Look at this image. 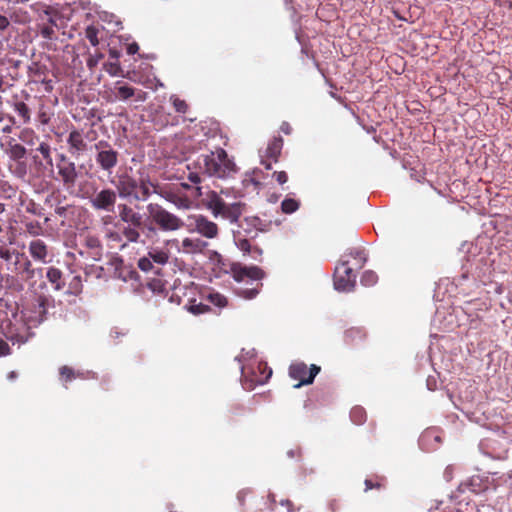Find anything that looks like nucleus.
<instances>
[{
	"mask_svg": "<svg viewBox=\"0 0 512 512\" xmlns=\"http://www.w3.org/2000/svg\"><path fill=\"white\" fill-rule=\"evenodd\" d=\"M366 262V256L360 249H351L341 256L334 271V288L338 292H350L356 283L354 269H360Z\"/></svg>",
	"mask_w": 512,
	"mask_h": 512,
	"instance_id": "nucleus-1",
	"label": "nucleus"
},
{
	"mask_svg": "<svg viewBox=\"0 0 512 512\" xmlns=\"http://www.w3.org/2000/svg\"><path fill=\"white\" fill-rule=\"evenodd\" d=\"M234 279L239 283L250 284L251 287L237 288V294L245 299H253L259 293L263 271L257 266H245L233 270Z\"/></svg>",
	"mask_w": 512,
	"mask_h": 512,
	"instance_id": "nucleus-2",
	"label": "nucleus"
},
{
	"mask_svg": "<svg viewBox=\"0 0 512 512\" xmlns=\"http://www.w3.org/2000/svg\"><path fill=\"white\" fill-rule=\"evenodd\" d=\"M209 176L224 178L236 171L235 164L228 159L227 153L223 149H218L203 156V167Z\"/></svg>",
	"mask_w": 512,
	"mask_h": 512,
	"instance_id": "nucleus-3",
	"label": "nucleus"
},
{
	"mask_svg": "<svg viewBox=\"0 0 512 512\" xmlns=\"http://www.w3.org/2000/svg\"><path fill=\"white\" fill-rule=\"evenodd\" d=\"M46 300L44 298H39L35 309L22 311V320L24 326L27 328V332H17L14 335L10 336V340L13 345L18 344L19 346L28 341L29 337L32 336V333L29 332L30 329L37 327L40 323L43 322L44 316L46 314L45 308Z\"/></svg>",
	"mask_w": 512,
	"mask_h": 512,
	"instance_id": "nucleus-4",
	"label": "nucleus"
},
{
	"mask_svg": "<svg viewBox=\"0 0 512 512\" xmlns=\"http://www.w3.org/2000/svg\"><path fill=\"white\" fill-rule=\"evenodd\" d=\"M147 212L152 222L164 232H174L184 227V221L182 219L158 204H148Z\"/></svg>",
	"mask_w": 512,
	"mask_h": 512,
	"instance_id": "nucleus-5",
	"label": "nucleus"
},
{
	"mask_svg": "<svg viewBox=\"0 0 512 512\" xmlns=\"http://www.w3.org/2000/svg\"><path fill=\"white\" fill-rule=\"evenodd\" d=\"M206 207L212 212L213 216H221L230 222H236L241 215L239 203L227 204L216 192H209L206 200Z\"/></svg>",
	"mask_w": 512,
	"mask_h": 512,
	"instance_id": "nucleus-6",
	"label": "nucleus"
},
{
	"mask_svg": "<svg viewBox=\"0 0 512 512\" xmlns=\"http://www.w3.org/2000/svg\"><path fill=\"white\" fill-rule=\"evenodd\" d=\"M259 374L254 371V368L241 366L242 386L246 390H252L256 385H263L272 375V370L266 364L259 363L257 366Z\"/></svg>",
	"mask_w": 512,
	"mask_h": 512,
	"instance_id": "nucleus-7",
	"label": "nucleus"
},
{
	"mask_svg": "<svg viewBox=\"0 0 512 512\" xmlns=\"http://www.w3.org/2000/svg\"><path fill=\"white\" fill-rule=\"evenodd\" d=\"M208 246L206 241L200 238L185 237L181 241L169 239L165 241V247L175 248L178 253L198 254L202 253Z\"/></svg>",
	"mask_w": 512,
	"mask_h": 512,
	"instance_id": "nucleus-8",
	"label": "nucleus"
},
{
	"mask_svg": "<svg viewBox=\"0 0 512 512\" xmlns=\"http://www.w3.org/2000/svg\"><path fill=\"white\" fill-rule=\"evenodd\" d=\"M319 371L320 367L315 364H312L308 369L305 363L295 362L290 365L289 375L292 379L299 380L294 388H300L303 385L311 384Z\"/></svg>",
	"mask_w": 512,
	"mask_h": 512,
	"instance_id": "nucleus-9",
	"label": "nucleus"
},
{
	"mask_svg": "<svg viewBox=\"0 0 512 512\" xmlns=\"http://www.w3.org/2000/svg\"><path fill=\"white\" fill-rule=\"evenodd\" d=\"M117 192L110 188L95 192L89 199V203L95 210L111 213L115 209Z\"/></svg>",
	"mask_w": 512,
	"mask_h": 512,
	"instance_id": "nucleus-10",
	"label": "nucleus"
},
{
	"mask_svg": "<svg viewBox=\"0 0 512 512\" xmlns=\"http://www.w3.org/2000/svg\"><path fill=\"white\" fill-rule=\"evenodd\" d=\"M191 223L189 224L190 232H197L205 238L213 239L218 235V226L213 221H210L203 215H193L188 218Z\"/></svg>",
	"mask_w": 512,
	"mask_h": 512,
	"instance_id": "nucleus-11",
	"label": "nucleus"
},
{
	"mask_svg": "<svg viewBox=\"0 0 512 512\" xmlns=\"http://www.w3.org/2000/svg\"><path fill=\"white\" fill-rule=\"evenodd\" d=\"M57 168L63 183L67 186H74L78 177L75 163L67 160L65 155L61 154Z\"/></svg>",
	"mask_w": 512,
	"mask_h": 512,
	"instance_id": "nucleus-12",
	"label": "nucleus"
},
{
	"mask_svg": "<svg viewBox=\"0 0 512 512\" xmlns=\"http://www.w3.org/2000/svg\"><path fill=\"white\" fill-rule=\"evenodd\" d=\"M117 191L121 198L133 197L140 200V195L137 190L138 182L129 175H122L116 185Z\"/></svg>",
	"mask_w": 512,
	"mask_h": 512,
	"instance_id": "nucleus-13",
	"label": "nucleus"
},
{
	"mask_svg": "<svg viewBox=\"0 0 512 512\" xmlns=\"http://www.w3.org/2000/svg\"><path fill=\"white\" fill-rule=\"evenodd\" d=\"M96 162L104 171L111 172L117 165L118 153L111 148L99 150L96 155Z\"/></svg>",
	"mask_w": 512,
	"mask_h": 512,
	"instance_id": "nucleus-14",
	"label": "nucleus"
},
{
	"mask_svg": "<svg viewBox=\"0 0 512 512\" xmlns=\"http://www.w3.org/2000/svg\"><path fill=\"white\" fill-rule=\"evenodd\" d=\"M119 217L124 223H128L134 227H141L143 224V216L134 211L130 206L126 204L118 205Z\"/></svg>",
	"mask_w": 512,
	"mask_h": 512,
	"instance_id": "nucleus-15",
	"label": "nucleus"
},
{
	"mask_svg": "<svg viewBox=\"0 0 512 512\" xmlns=\"http://www.w3.org/2000/svg\"><path fill=\"white\" fill-rule=\"evenodd\" d=\"M28 249L30 255L35 261H39L43 264H46L48 262V249L46 244L42 240L36 239L31 241L29 243Z\"/></svg>",
	"mask_w": 512,
	"mask_h": 512,
	"instance_id": "nucleus-16",
	"label": "nucleus"
},
{
	"mask_svg": "<svg viewBox=\"0 0 512 512\" xmlns=\"http://www.w3.org/2000/svg\"><path fill=\"white\" fill-rule=\"evenodd\" d=\"M14 270L18 273H25L28 277H33L36 274L35 269L32 268L31 261L23 253H16V258L13 262Z\"/></svg>",
	"mask_w": 512,
	"mask_h": 512,
	"instance_id": "nucleus-17",
	"label": "nucleus"
},
{
	"mask_svg": "<svg viewBox=\"0 0 512 512\" xmlns=\"http://www.w3.org/2000/svg\"><path fill=\"white\" fill-rule=\"evenodd\" d=\"M244 228L246 234L251 238H254L258 235L259 232L266 231V224L258 217H247L245 218Z\"/></svg>",
	"mask_w": 512,
	"mask_h": 512,
	"instance_id": "nucleus-18",
	"label": "nucleus"
},
{
	"mask_svg": "<svg viewBox=\"0 0 512 512\" xmlns=\"http://www.w3.org/2000/svg\"><path fill=\"white\" fill-rule=\"evenodd\" d=\"M465 485L471 492L481 493L489 489L490 480L489 477L474 475L465 483Z\"/></svg>",
	"mask_w": 512,
	"mask_h": 512,
	"instance_id": "nucleus-19",
	"label": "nucleus"
},
{
	"mask_svg": "<svg viewBox=\"0 0 512 512\" xmlns=\"http://www.w3.org/2000/svg\"><path fill=\"white\" fill-rule=\"evenodd\" d=\"M147 256L157 265H165L169 261V251L165 247L151 246Z\"/></svg>",
	"mask_w": 512,
	"mask_h": 512,
	"instance_id": "nucleus-20",
	"label": "nucleus"
},
{
	"mask_svg": "<svg viewBox=\"0 0 512 512\" xmlns=\"http://www.w3.org/2000/svg\"><path fill=\"white\" fill-rule=\"evenodd\" d=\"M234 243L237 248L243 253V255L252 254L254 259H258L262 254V250L259 248H251L249 241L246 238H242L240 234H234Z\"/></svg>",
	"mask_w": 512,
	"mask_h": 512,
	"instance_id": "nucleus-21",
	"label": "nucleus"
},
{
	"mask_svg": "<svg viewBox=\"0 0 512 512\" xmlns=\"http://www.w3.org/2000/svg\"><path fill=\"white\" fill-rule=\"evenodd\" d=\"M48 281L54 285V290L60 291L64 287V281L62 279V272L55 267H49L46 272Z\"/></svg>",
	"mask_w": 512,
	"mask_h": 512,
	"instance_id": "nucleus-22",
	"label": "nucleus"
},
{
	"mask_svg": "<svg viewBox=\"0 0 512 512\" xmlns=\"http://www.w3.org/2000/svg\"><path fill=\"white\" fill-rule=\"evenodd\" d=\"M164 197L167 201L172 203L177 209L188 210L191 208L192 203L186 197H181L174 193H166Z\"/></svg>",
	"mask_w": 512,
	"mask_h": 512,
	"instance_id": "nucleus-23",
	"label": "nucleus"
},
{
	"mask_svg": "<svg viewBox=\"0 0 512 512\" xmlns=\"http://www.w3.org/2000/svg\"><path fill=\"white\" fill-rule=\"evenodd\" d=\"M68 144L71 148L75 149L76 151H82L85 147V143L81 133L76 130L72 131L69 134Z\"/></svg>",
	"mask_w": 512,
	"mask_h": 512,
	"instance_id": "nucleus-24",
	"label": "nucleus"
},
{
	"mask_svg": "<svg viewBox=\"0 0 512 512\" xmlns=\"http://www.w3.org/2000/svg\"><path fill=\"white\" fill-rule=\"evenodd\" d=\"M207 300L218 308H224L228 303L227 298L218 292H210L207 295Z\"/></svg>",
	"mask_w": 512,
	"mask_h": 512,
	"instance_id": "nucleus-25",
	"label": "nucleus"
},
{
	"mask_svg": "<svg viewBox=\"0 0 512 512\" xmlns=\"http://www.w3.org/2000/svg\"><path fill=\"white\" fill-rule=\"evenodd\" d=\"M138 227H134L132 225H129L123 229V236L127 240V242L130 243H136L140 239V233L137 230Z\"/></svg>",
	"mask_w": 512,
	"mask_h": 512,
	"instance_id": "nucleus-26",
	"label": "nucleus"
},
{
	"mask_svg": "<svg viewBox=\"0 0 512 512\" xmlns=\"http://www.w3.org/2000/svg\"><path fill=\"white\" fill-rule=\"evenodd\" d=\"M282 144V139L280 138L273 140L267 147V155L276 161L281 152Z\"/></svg>",
	"mask_w": 512,
	"mask_h": 512,
	"instance_id": "nucleus-27",
	"label": "nucleus"
},
{
	"mask_svg": "<svg viewBox=\"0 0 512 512\" xmlns=\"http://www.w3.org/2000/svg\"><path fill=\"white\" fill-rule=\"evenodd\" d=\"M255 356L254 349L245 350L243 349L241 354L235 357V360L240 363V367L242 365H246L247 367H251V364L249 363Z\"/></svg>",
	"mask_w": 512,
	"mask_h": 512,
	"instance_id": "nucleus-28",
	"label": "nucleus"
},
{
	"mask_svg": "<svg viewBox=\"0 0 512 512\" xmlns=\"http://www.w3.org/2000/svg\"><path fill=\"white\" fill-rule=\"evenodd\" d=\"M298 208L299 202L293 198H285L281 203V209L286 214L294 213Z\"/></svg>",
	"mask_w": 512,
	"mask_h": 512,
	"instance_id": "nucleus-29",
	"label": "nucleus"
},
{
	"mask_svg": "<svg viewBox=\"0 0 512 512\" xmlns=\"http://www.w3.org/2000/svg\"><path fill=\"white\" fill-rule=\"evenodd\" d=\"M15 111L23 119V123L27 124L30 121V110L24 102H17L14 105Z\"/></svg>",
	"mask_w": 512,
	"mask_h": 512,
	"instance_id": "nucleus-30",
	"label": "nucleus"
},
{
	"mask_svg": "<svg viewBox=\"0 0 512 512\" xmlns=\"http://www.w3.org/2000/svg\"><path fill=\"white\" fill-rule=\"evenodd\" d=\"M135 95V89L128 85H121L117 87L116 96L121 100H127Z\"/></svg>",
	"mask_w": 512,
	"mask_h": 512,
	"instance_id": "nucleus-31",
	"label": "nucleus"
},
{
	"mask_svg": "<svg viewBox=\"0 0 512 512\" xmlns=\"http://www.w3.org/2000/svg\"><path fill=\"white\" fill-rule=\"evenodd\" d=\"M98 33V28L93 25L88 26L85 30L86 38L93 46H97L99 44Z\"/></svg>",
	"mask_w": 512,
	"mask_h": 512,
	"instance_id": "nucleus-32",
	"label": "nucleus"
},
{
	"mask_svg": "<svg viewBox=\"0 0 512 512\" xmlns=\"http://www.w3.org/2000/svg\"><path fill=\"white\" fill-rule=\"evenodd\" d=\"M151 187L152 184L144 180H141L140 183H138L137 190L140 195V200H145L149 197L151 194Z\"/></svg>",
	"mask_w": 512,
	"mask_h": 512,
	"instance_id": "nucleus-33",
	"label": "nucleus"
},
{
	"mask_svg": "<svg viewBox=\"0 0 512 512\" xmlns=\"http://www.w3.org/2000/svg\"><path fill=\"white\" fill-rule=\"evenodd\" d=\"M16 253H19L16 250H10L5 245H0V258L6 262H11L16 258Z\"/></svg>",
	"mask_w": 512,
	"mask_h": 512,
	"instance_id": "nucleus-34",
	"label": "nucleus"
},
{
	"mask_svg": "<svg viewBox=\"0 0 512 512\" xmlns=\"http://www.w3.org/2000/svg\"><path fill=\"white\" fill-rule=\"evenodd\" d=\"M378 277L373 271H365L361 277V283L364 286H373L376 284Z\"/></svg>",
	"mask_w": 512,
	"mask_h": 512,
	"instance_id": "nucleus-35",
	"label": "nucleus"
},
{
	"mask_svg": "<svg viewBox=\"0 0 512 512\" xmlns=\"http://www.w3.org/2000/svg\"><path fill=\"white\" fill-rule=\"evenodd\" d=\"M187 310L194 315H199L208 311V306L203 303H196L194 301L187 306Z\"/></svg>",
	"mask_w": 512,
	"mask_h": 512,
	"instance_id": "nucleus-36",
	"label": "nucleus"
},
{
	"mask_svg": "<svg viewBox=\"0 0 512 512\" xmlns=\"http://www.w3.org/2000/svg\"><path fill=\"white\" fill-rule=\"evenodd\" d=\"M153 263L148 256H144L138 260V267L143 272H150L153 269Z\"/></svg>",
	"mask_w": 512,
	"mask_h": 512,
	"instance_id": "nucleus-37",
	"label": "nucleus"
},
{
	"mask_svg": "<svg viewBox=\"0 0 512 512\" xmlns=\"http://www.w3.org/2000/svg\"><path fill=\"white\" fill-rule=\"evenodd\" d=\"M170 100H171V102H172V104H173V106H174V108H175V110L177 112L185 113L187 111L188 106H187V104L185 103L184 100H181V99H179L178 97H176L174 95L171 96Z\"/></svg>",
	"mask_w": 512,
	"mask_h": 512,
	"instance_id": "nucleus-38",
	"label": "nucleus"
},
{
	"mask_svg": "<svg viewBox=\"0 0 512 512\" xmlns=\"http://www.w3.org/2000/svg\"><path fill=\"white\" fill-rule=\"evenodd\" d=\"M60 375L61 379L64 380L65 382L71 381L72 379L76 378L75 371L67 366H63L60 368Z\"/></svg>",
	"mask_w": 512,
	"mask_h": 512,
	"instance_id": "nucleus-39",
	"label": "nucleus"
},
{
	"mask_svg": "<svg viewBox=\"0 0 512 512\" xmlns=\"http://www.w3.org/2000/svg\"><path fill=\"white\" fill-rule=\"evenodd\" d=\"M37 150L48 162H51L52 159L50 157V147L47 144H40Z\"/></svg>",
	"mask_w": 512,
	"mask_h": 512,
	"instance_id": "nucleus-40",
	"label": "nucleus"
},
{
	"mask_svg": "<svg viewBox=\"0 0 512 512\" xmlns=\"http://www.w3.org/2000/svg\"><path fill=\"white\" fill-rule=\"evenodd\" d=\"M10 354V348L7 342L0 340V357Z\"/></svg>",
	"mask_w": 512,
	"mask_h": 512,
	"instance_id": "nucleus-41",
	"label": "nucleus"
},
{
	"mask_svg": "<svg viewBox=\"0 0 512 512\" xmlns=\"http://www.w3.org/2000/svg\"><path fill=\"white\" fill-rule=\"evenodd\" d=\"M275 176H276V180L279 184H284L288 180V176H287L286 172H284V171L276 172Z\"/></svg>",
	"mask_w": 512,
	"mask_h": 512,
	"instance_id": "nucleus-42",
	"label": "nucleus"
},
{
	"mask_svg": "<svg viewBox=\"0 0 512 512\" xmlns=\"http://www.w3.org/2000/svg\"><path fill=\"white\" fill-rule=\"evenodd\" d=\"M119 69L120 67L117 63H110L107 72L112 76H116Z\"/></svg>",
	"mask_w": 512,
	"mask_h": 512,
	"instance_id": "nucleus-43",
	"label": "nucleus"
},
{
	"mask_svg": "<svg viewBox=\"0 0 512 512\" xmlns=\"http://www.w3.org/2000/svg\"><path fill=\"white\" fill-rule=\"evenodd\" d=\"M41 34L44 38L50 39L53 34V29L51 27H44L41 30Z\"/></svg>",
	"mask_w": 512,
	"mask_h": 512,
	"instance_id": "nucleus-44",
	"label": "nucleus"
},
{
	"mask_svg": "<svg viewBox=\"0 0 512 512\" xmlns=\"http://www.w3.org/2000/svg\"><path fill=\"white\" fill-rule=\"evenodd\" d=\"M138 50H139V46L135 42L129 44L128 47H127V53L130 54V55H133V54L137 53Z\"/></svg>",
	"mask_w": 512,
	"mask_h": 512,
	"instance_id": "nucleus-45",
	"label": "nucleus"
},
{
	"mask_svg": "<svg viewBox=\"0 0 512 512\" xmlns=\"http://www.w3.org/2000/svg\"><path fill=\"white\" fill-rule=\"evenodd\" d=\"M280 130L285 133L286 135H289L292 131V128L289 123L283 122L280 126Z\"/></svg>",
	"mask_w": 512,
	"mask_h": 512,
	"instance_id": "nucleus-46",
	"label": "nucleus"
},
{
	"mask_svg": "<svg viewBox=\"0 0 512 512\" xmlns=\"http://www.w3.org/2000/svg\"><path fill=\"white\" fill-rule=\"evenodd\" d=\"M9 26L7 17L0 15V30H5Z\"/></svg>",
	"mask_w": 512,
	"mask_h": 512,
	"instance_id": "nucleus-47",
	"label": "nucleus"
},
{
	"mask_svg": "<svg viewBox=\"0 0 512 512\" xmlns=\"http://www.w3.org/2000/svg\"><path fill=\"white\" fill-rule=\"evenodd\" d=\"M189 180L193 183H199L201 181L200 176L197 173H190L188 176Z\"/></svg>",
	"mask_w": 512,
	"mask_h": 512,
	"instance_id": "nucleus-48",
	"label": "nucleus"
},
{
	"mask_svg": "<svg viewBox=\"0 0 512 512\" xmlns=\"http://www.w3.org/2000/svg\"><path fill=\"white\" fill-rule=\"evenodd\" d=\"M109 237V239H111L112 241H117L119 242L121 240V236L119 233L117 232H110L108 233L107 235Z\"/></svg>",
	"mask_w": 512,
	"mask_h": 512,
	"instance_id": "nucleus-49",
	"label": "nucleus"
},
{
	"mask_svg": "<svg viewBox=\"0 0 512 512\" xmlns=\"http://www.w3.org/2000/svg\"><path fill=\"white\" fill-rule=\"evenodd\" d=\"M49 116L45 112H41L39 114V120L42 124H47L49 122Z\"/></svg>",
	"mask_w": 512,
	"mask_h": 512,
	"instance_id": "nucleus-50",
	"label": "nucleus"
},
{
	"mask_svg": "<svg viewBox=\"0 0 512 512\" xmlns=\"http://www.w3.org/2000/svg\"><path fill=\"white\" fill-rule=\"evenodd\" d=\"M101 58H102V55H101V54L97 55L95 58H92V57H91V58L88 60V66L92 67V66L96 65V64H97V62H98V60H99V59H101Z\"/></svg>",
	"mask_w": 512,
	"mask_h": 512,
	"instance_id": "nucleus-51",
	"label": "nucleus"
},
{
	"mask_svg": "<svg viewBox=\"0 0 512 512\" xmlns=\"http://www.w3.org/2000/svg\"><path fill=\"white\" fill-rule=\"evenodd\" d=\"M14 151H15V154L20 156V157L23 156L24 153H25L24 147H22L20 145H16L15 148H14Z\"/></svg>",
	"mask_w": 512,
	"mask_h": 512,
	"instance_id": "nucleus-52",
	"label": "nucleus"
},
{
	"mask_svg": "<svg viewBox=\"0 0 512 512\" xmlns=\"http://www.w3.org/2000/svg\"><path fill=\"white\" fill-rule=\"evenodd\" d=\"M124 335H125V333H121L118 330H113L111 332V337H113V338H118L119 336H124Z\"/></svg>",
	"mask_w": 512,
	"mask_h": 512,
	"instance_id": "nucleus-53",
	"label": "nucleus"
},
{
	"mask_svg": "<svg viewBox=\"0 0 512 512\" xmlns=\"http://www.w3.org/2000/svg\"><path fill=\"white\" fill-rule=\"evenodd\" d=\"M361 413H362V410L360 408H355L352 411V417L355 418L356 414H361Z\"/></svg>",
	"mask_w": 512,
	"mask_h": 512,
	"instance_id": "nucleus-54",
	"label": "nucleus"
},
{
	"mask_svg": "<svg viewBox=\"0 0 512 512\" xmlns=\"http://www.w3.org/2000/svg\"><path fill=\"white\" fill-rule=\"evenodd\" d=\"M365 486H366V490H369V489H372L373 488V484L370 480H366L365 481Z\"/></svg>",
	"mask_w": 512,
	"mask_h": 512,
	"instance_id": "nucleus-55",
	"label": "nucleus"
},
{
	"mask_svg": "<svg viewBox=\"0 0 512 512\" xmlns=\"http://www.w3.org/2000/svg\"><path fill=\"white\" fill-rule=\"evenodd\" d=\"M145 93L144 92H141L137 95V100L139 101H144L145 100Z\"/></svg>",
	"mask_w": 512,
	"mask_h": 512,
	"instance_id": "nucleus-56",
	"label": "nucleus"
},
{
	"mask_svg": "<svg viewBox=\"0 0 512 512\" xmlns=\"http://www.w3.org/2000/svg\"><path fill=\"white\" fill-rule=\"evenodd\" d=\"M25 172H26V171H25V167H24V166H21V167L18 169V171H17L18 175H20V176H23V175L25 174Z\"/></svg>",
	"mask_w": 512,
	"mask_h": 512,
	"instance_id": "nucleus-57",
	"label": "nucleus"
},
{
	"mask_svg": "<svg viewBox=\"0 0 512 512\" xmlns=\"http://www.w3.org/2000/svg\"><path fill=\"white\" fill-rule=\"evenodd\" d=\"M16 376H17L16 373L14 371H12L8 374V379L14 380L16 378Z\"/></svg>",
	"mask_w": 512,
	"mask_h": 512,
	"instance_id": "nucleus-58",
	"label": "nucleus"
},
{
	"mask_svg": "<svg viewBox=\"0 0 512 512\" xmlns=\"http://www.w3.org/2000/svg\"><path fill=\"white\" fill-rule=\"evenodd\" d=\"M110 56L114 57V58H117L118 54L114 50H110Z\"/></svg>",
	"mask_w": 512,
	"mask_h": 512,
	"instance_id": "nucleus-59",
	"label": "nucleus"
},
{
	"mask_svg": "<svg viewBox=\"0 0 512 512\" xmlns=\"http://www.w3.org/2000/svg\"><path fill=\"white\" fill-rule=\"evenodd\" d=\"M3 85H4V81H3V79L0 77V91H3Z\"/></svg>",
	"mask_w": 512,
	"mask_h": 512,
	"instance_id": "nucleus-60",
	"label": "nucleus"
},
{
	"mask_svg": "<svg viewBox=\"0 0 512 512\" xmlns=\"http://www.w3.org/2000/svg\"><path fill=\"white\" fill-rule=\"evenodd\" d=\"M103 144V142H99V144L96 145V148L99 149Z\"/></svg>",
	"mask_w": 512,
	"mask_h": 512,
	"instance_id": "nucleus-61",
	"label": "nucleus"
},
{
	"mask_svg": "<svg viewBox=\"0 0 512 512\" xmlns=\"http://www.w3.org/2000/svg\"><path fill=\"white\" fill-rule=\"evenodd\" d=\"M126 246H127V243H123V244H121V245H120V247H121L122 249H123V248H125Z\"/></svg>",
	"mask_w": 512,
	"mask_h": 512,
	"instance_id": "nucleus-62",
	"label": "nucleus"
},
{
	"mask_svg": "<svg viewBox=\"0 0 512 512\" xmlns=\"http://www.w3.org/2000/svg\"><path fill=\"white\" fill-rule=\"evenodd\" d=\"M266 168H267V169H270V168H271V165H270V164L266 165Z\"/></svg>",
	"mask_w": 512,
	"mask_h": 512,
	"instance_id": "nucleus-63",
	"label": "nucleus"
},
{
	"mask_svg": "<svg viewBox=\"0 0 512 512\" xmlns=\"http://www.w3.org/2000/svg\"><path fill=\"white\" fill-rule=\"evenodd\" d=\"M149 230H150V231H155V228L150 227V228H149Z\"/></svg>",
	"mask_w": 512,
	"mask_h": 512,
	"instance_id": "nucleus-64",
	"label": "nucleus"
}]
</instances>
